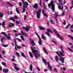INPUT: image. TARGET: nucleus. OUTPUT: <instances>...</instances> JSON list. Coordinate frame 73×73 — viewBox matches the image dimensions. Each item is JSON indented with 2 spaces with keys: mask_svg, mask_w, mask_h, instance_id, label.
<instances>
[{
  "mask_svg": "<svg viewBox=\"0 0 73 73\" xmlns=\"http://www.w3.org/2000/svg\"><path fill=\"white\" fill-rule=\"evenodd\" d=\"M39 28L40 30H42V31H44V30L45 29V28H44V27H41L40 26L39 27Z\"/></svg>",
  "mask_w": 73,
  "mask_h": 73,
  "instance_id": "obj_26",
  "label": "nucleus"
},
{
  "mask_svg": "<svg viewBox=\"0 0 73 73\" xmlns=\"http://www.w3.org/2000/svg\"><path fill=\"white\" fill-rule=\"evenodd\" d=\"M19 5L20 7H22V3L21 2H20L19 3Z\"/></svg>",
  "mask_w": 73,
  "mask_h": 73,
  "instance_id": "obj_46",
  "label": "nucleus"
},
{
  "mask_svg": "<svg viewBox=\"0 0 73 73\" xmlns=\"http://www.w3.org/2000/svg\"><path fill=\"white\" fill-rule=\"evenodd\" d=\"M33 48V47L32 46H31V50H32V52L33 53L36 58H38L37 55L36 54H36H37V52H38V50L35 49H34Z\"/></svg>",
  "mask_w": 73,
  "mask_h": 73,
  "instance_id": "obj_3",
  "label": "nucleus"
},
{
  "mask_svg": "<svg viewBox=\"0 0 73 73\" xmlns=\"http://www.w3.org/2000/svg\"><path fill=\"white\" fill-rule=\"evenodd\" d=\"M21 32L22 35H25V36H27V37H28V35H27V34H26V33L23 32V30H21Z\"/></svg>",
  "mask_w": 73,
  "mask_h": 73,
  "instance_id": "obj_13",
  "label": "nucleus"
},
{
  "mask_svg": "<svg viewBox=\"0 0 73 73\" xmlns=\"http://www.w3.org/2000/svg\"><path fill=\"white\" fill-rule=\"evenodd\" d=\"M15 26V24H14L12 23H10L9 24V27H13V26Z\"/></svg>",
  "mask_w": 73,
  "mask_h": 73,
  "instance_id": "obj_14",
  "label": "nucleus"
},
{
  "mask_svg": "<svg viewBox=\"0 0 73 73\" xmlns=\"http://www.w3.org/2000/svg\"><path fill=\"white\" fill-rule=\"evenodd\" d=\"M43 50H44V52L47 54H48V52H47V51H46V50L45 48L44 47L43 48Z\"/></svg>",
  "mask_w": 73,
  "mask_h": 73,
  "instance_id": "obj_22",
  "label": "nucleus"
},
{
  "mask_svg": "<svg viewBox=\"0 0 73 73\" xmlns=\"http://www.w3.org/2000/svg\"><path fill=\"white\" fill-rule=\"evenodd\" d=\"M8 4H9L10 5V7H13V5H12L11 4L9 3H7Z\"/></svg>",
  "mask_w": 73,
  "mask_h": 73,
  "instance_id": "obj_50",
  "label": "nucleus"
},
{
  "mask_svg": "<svg viewBox=\"0 0 73 73\" xmlns=\"http://www.w3.org/2000/svg\"><path fill=\"white\" fill-rule=\"evenodd\" d=\"M15 52L16 54L17 55L18 57H20V55L19 54V53L17 52V51H15Z\"/></svg>",
  "mask_w": 73,
  "mask_h": 73,
  "instance_id": "obj_32",
  "label": "nucleus"
},
{
  "mask_svg": "<svg viewBox=\"0 0 73 73\" xmlns=\"http://www.w3.org/2000/svg\"><path fill=\"white\" fill-rule=\"evenodd\" d=\"M20 37L21 38L22 40H23V41H25V40H24V37H23V36L21 35L20 36Z\"/></svg>",
  "mask_w": 73,
  "mask_h": 73,
  "instance_id": "obj_31",
  "label": "nucleus"
},
{
  "mask_svg": "<svg viewBox=\"0 0 73 73\" xmlns=\"http://www.w3.org/2000/svg\"><path fill=\"white\" fill-rule=\"evenodd\" d=\"M25 3H26V5H27V6H28V2H25Z\"/></svg>",
  "mask_w": 73,
  "mask_h": 73,
  "instance_id": "obj_58",
  "label": "nucleus"
},
{
  "mask_svg": "<svg viewBox=\"0 0 73 73\" xmlns=\"http://www.w3.org/2000/svg\"><path fill=\"white\" fill-rule=\"evenodd\" d=\"M15 69H16V70L17 71H19V70H20V68H19V67H15Z\"/></svg>",
  "mask_w": 73,
  "mask_h": 73,
  "instance_id": "obj_29",
  "label": "nucleus"
},
{
  "mask_svg": "<svg viewBox=\"0 0 73 73\" xmlns=\"http://www.w3.org/2000/svg\"><path fill=\"white\" fill-rule=\"evenodd\" d=\"M17 24H20L19 22L18 21H16Z\"/></svg>",
  "mask_w": 73,
  "mask_h": 73,
  "instance_id": "obj_60",
  "label": "nucleus"
},
{
  "mask_svg": "<svg viewBox=\"0 0 73 73\" xmlns=\"http://www.w3.org/2000/svg\"><path fill=\"white\" fill-rule=\"evenodd\" d=\"M1 33L2 35H5V36H7V35L6 34V33H4V32H2Z\"/></svg>",
  "mask_w": 73,
  "mask_h": 73,
  "instance_id": "obj_39",
  "label": "nucleus"
},
{
  "mask_svg": "<svg viewBox=\"0 0 73 73\" xmlns=\"http://www.w3.org/2000/svg\"><path fill=\"white\" fill-rule=\"evenodd\" d=\"M42 61L44 63V62H46V60L43 59L42 58Z\"/></svg>",
  "mask_w": 73,
  "mask_h": 73,
  "instance_id": "obj_42",
  "label": "nucleus"
},
{
  "mask_svg": "<svg viewBox=\"0 0 73 73\" xmlns=\"http://www.w3.org/2000/svg\"><path fill=\"white\" fill-rule=\"evenodd\" d=\"M2 46L3 47H5V48H6L7 46H8V45H5V44H2Z\"/></svg>",
  "mask_w": 73,
  "mask_h": 73,
  "instance_id": "obj_34",
  "label": "nucleus"
},
{
  "mask_svg": "<svg viewBox=\"0 0 73 73\" xmlns=\"http://www.w3.org/2000/svg\"><path fill=\"white\" fill-rule=\"evenodd\" d=\"M31 38H30L29 39V40L30 41V42L31 44V45L33 46H36V43L35 42L34 40H31Z\"/></svg>",
  "mask_w": 73,
  "mask_h": 73,
  "instance_id": "obj_7",
  "label": "nucleus"
},
{
  "mask_svg": "<svg viewBox=\"0 0 73 73\" xmlns=\"http://www.w3.org/2000/svg\"><path fill=\"white\" fill-rule=\"evenodd\" d=\"M68 36L72 40H73V37H72V36L70 35H68Z\"/></svg>",
  "mask_w": 73,
  "mask_h": 73,
  "instance_id": "obj_36",
  "label": "nucleus"
},
{
  "mask_svg": "<svg viewBox=\"0 0 73 73\" xmlns=\"http://www.w3.org/2000/svg\"><path fill=\"white\" fill-rule=\"evenodd\" d=\"M14 19L16 20H18V17L17 16H15L14 17Z\"/></svg>",
  "mask_w": 73,
  "mask_h": 73,
  "instance_id": "obj_48",
  "label": "nucleus"
},
{
  "mask_svg": "<svg viewBox=\"0 0 73 73\" xmlns=\"http://www.w3.org/2000/svg\"><path fill=\"white\" fill-rule=\"evenodd\" d=\"M55 59L56 61L58 62V58L57 56H55Z\"/></svg>",
  "mask_w": 73,
  "mask_h": 73,
  "instance_id": "obj_19",
  "label": "nucleus"
},
{
  "mask_svg": "<svg viewBox=\"0 0 73 73\" xmlns=\"http://www.w3.org/2000/svg\"><path fill=\"white\" fill-rule=\"evenodd\" d=\"M61 15L62 16H64V15H65V12H64V11H63Z\"/></svg>",
  "mask_w": 73,
  "mask_h": 73,
  "instance_id": "obj_51",
  "label": "nucleus"
},
{
  "mask_svg": "<svg viewBox=\"0 0 73 73\" xmlns=\"http://www.w3.org/2000/svg\"><path fill=\"white\" fill-rule=\"evenodd\" d=\"M73 24L71 26V29H73Z\"/></svg>",
  "mask_w": 73,
  "mask_h": 73,
  "instance_id": "obj_64",
  "label": "nucleus"
},
{
  "mask_svg": "<svg viewBox=\"0 0 73 73\" xmlns=\"http://www.w3.org/2000/svg\"><path fill=\"white\" fill-rule=\"evenodd\" d=\"M50 23H52V24H54V21L51 20H50Z\"/></svg>",
  "mask_w": 73,
  "mask_h": 73,
  "instance_id": "obj_44",
  "label": "nucleus"
},
{
  "mask_svg": "<svg viewBox=\"0 0 73 73\" xmlns=\"http://www.w3.org/2000/svg\"><path fill=\"white\" fill-rule=\"evenodd\" d=\"M70 25V24H68V25L66 27V29H68V28H69V25Z\"/></svg>",
  "mask_w": 73,
  "mask_h": 73,
  "instance_id": "obj_43",
  "label": "nucleus"
},
{
  "mask_svg": "<svg viewBox=\"0 0 73 73\" xmlns=\"http://www.w3.org/2000/svg\"><path fill=\"white\" fill-rule=\"evenodd\" d=\"M55 53L57 54L58 56L61 57V58L59 59L60 61H61L62 63H64V60H65V58L64 57H63L62 56L60 55L59 54V52L58 51L56 52Z\"/></svg>",
  "mask_w": 73,
  "mask_h": 73,
  "instance_id": "obj_2",
  "label": "nucleus"
},
{
  "mask_svg": "<svg viewBox=\"0 0 73 73\" xmlns=\"http://www.w3.org/2000/svg\"><path fill=\"white\" fill-rule=\"evenodd\" d=\"M48 8H50V7H51L52 11L55 10V9L54 8L55 6L54 4L53 3V1H51L50 3L48 4Z\"/></svg>",
  "mask_w": 73,
  "mask_h": 73,
  "instance_id": "obj_1",
  "label": "nucleus"
},
{
  "mask_svg": "<svg viewBox=\"0 0 73 73\" xmlns=\"http://www.w3.org/2000/svg\"><path fill=\"white\" fill-rule=\"evenodd\" d=\"M21 55L23 56V57L25 58H26V56H25V54L23 52H21Z\"/></svg>",
  "mask_w": 73,
  "mask_h": 73,
  "instance_id": "obj_16",
  "label": "nucleus"
},
{
  "mask_svg": "<svg viewBox=\"0 0 73 73\" xmlns=\"http://www.w3.org/2000/svg\"><path fill=\"white\" fill-rule=\"evenodd\" d=\"M9 20H13V21L15 22V20L13 17H11V18H9Z\"/></svg>",
  "mask_w": 73,
  "mask_h": 73,
  "instance_id": "obj_15",
  "label": "nucleus"
},
{
  "mask_svg": "<svg viewBox=\"0 0 73 73\" xmlns=\"http://www.w3.org/2000/svg\"><path fill=\"white\" fill-rule=\"evenodd\" d=\"M16 10L17 13L18 14H20V12H19V11L18 8H16Z\"/></svg>",
  "mask_w": 73,
  "mask_h": 73,
  "instance_id": "obj_27",
  "label": "nucleus"
},
{
  "mask_svg": "<svg viewBox=\"0 0 73 73\" xmlns=\"http://www.w3.org/2000/svg\"><path fill=\"white\" fill-rule=\"evenodd\" d=\"M36 69H37V70H38V71H40V69L38 67H37L36 68Z\"/></svg>",
  "mask_w": 73,
  "mask_h": 73,
  "instance_id": "obj_53",
  "label": "nucleus"
},
{
  "mask_svg": "<svg viewBox=\"0 0 73 73\" xmlns=\"http://www.w3.org/2000/svg\"><path fill=\"white\" fill-rule=\"evenodd\" d=\"M26 27H27V28H30V27H29V25H27L26 26Z\"/></svg>",
  "mask_w": 73,
  "mask_h": 73,
  "instance_id": "obj_61",
  "label": "nucleus"
},
{
  "mask_svg": "<svg viewBox=\"0 0 73 73\" xmlns=\"http://www.w3.org/2000/svg\"><path fill=\"white\" fill-rule=\"evenodd\" d=\"M21 35V34L20 33H15V37H17L18 36H20Z\"/></svg>",
  "mask_w": 73,
  "mask_h": 73,
  "instance_id": "obj_25",
  "label": "nucleus"
},
{
  "mask_svg": "<svg viewBox=\"0 0 73 73\" xmlns=\"http://www.w3.org/2000/svg\"><path fill=\"white\" fill-rule=\"evenodd\" d=\"M5 50L2 51V53L3 54H5Z\"/></svg>",
  "mask_w": 73,
  "mask_h": 73,
  "instance_id": "obj_57",
  "label": "nucleus"
},
{
  "mask_svg": "<svg viewBox=\"0 0 73 73\" xmlns=\"http://www.w3.org/2000/svg\"><path fill=\"white\" fill-rule=\"evenodd\" d=\"M29 54L30 56L31 57V58H33V54H32V53L30 51L29 52Z\"/></svg>",
  "mask_w": 73,
  "mask_h": 73,
  "instance_id": "obj_18",
  "label": "nucleus"
},
{
  "mask_svg": "<svg viewBox=\"0 0 73 73\" xmlns=\"http://www.w3.org/2000/svg\"><path fill=\"white\" fill-rule=\"evenodd\" d=\"M38 4L37 3H35L33 6V8H35V9L37 10L38 9Z\"/></svg>",
  "mask_w": 73,
  "mask_h": 73,
  "instance_id": "obj_8",
  "label": "nucleus"
},
{
  "mask_svg": "<svg viewBox=\"0 0 73 73\" xmlns=\"http://www.w3.org/2000/svg\"><path fill=\"white\" fill-rule=\"evenodd\" d=\"M42 2V0H40V5L41 8H42V4H41Z\"/></svg>",
  "mask_w": 73,
  "mask_h": 73,
  "instance_id": "obj_30",
  "label": "nucleus"
},
{
  "mask_svg": "<svg viewBox=\"0 0 73 73\" xmlns=\"http://www.w3.org/2000/svg\"><path fill=\"white\" fill-rule=\"evenodd\" d=\"M43 7L44 8H45L46 10H47V8L45 6V5H44V4L43 5Z\"/></svg>",
  "mask_w": 73,
  "mask_h": 73,
  "instance_id": "obj_54",
  "label": "nucleus"
},
{
  "mask_svg": "<svg viewBox=\"0 0 73 73\" xmlns=\"http://www.w3.org/2000/svg\"><path fill=\"white\" fill-rule=\"evenodd\" d=\"M30 70L31 71H32V65L31 64L30 66Z\"/></svg>",
  "mask_w": 73,
  "mask_h": 73,
  "instance_id": "obj_28",
  "label": "nucleus"
},
{
  "mask_svg": "<svg viewBox=\"0 0 73 73\" xmlns=\"http://www.w3.org/2000/svg\"><path fill=\"white\" fill-rule=\"evenodd\" d=\"M53 30L54 32L55 33V34H57V33H58V32H57V31H56V30H55V29L53 28Z\"/></svg>",
  "mask_w": 73,
  "mask_h": 73,
  "instance_id": "obj_35",
  "label": "nucleus"
},
{
  "mask_svg": "<svg viewBox=\"0 0 73 73\" xmlns=\"http://www.w3.org/2000/svg\"><path fill=\"white\" fill-rule=\"evenodd\" d=\"M66 22H65V21H64L63 23V25H66Z\"/></svg>",
  "mask_w": 73,
  "mask_h": 73,
  "instance_id": "obj_63",
  "label": "nucleus"
},
{
  "mask_svg": "<svg viewBox=\"0 0 73 73\" xmlns=\"http://www.w3.org/2000/svg\"><path fill=\"white\" fill-rule=\"evenodd\" d=\"M4 16V14L2 13H0V17L1 18H2Z\"/></svg>",
  "mask_w": 73,
  "mask_h": 73,
  "instance_id": "obj_21",
  "label": "nucleus"
},
{
  "mask_svg": "<svg viewBox=\"0 0 73 73\" xmlns=\"http://www.w3.org/2000/svg\"><path fill=\"white\" fill-rule=\"evenodd\" d=\"M42 38L43 40H46V37L44 35V34L42 35Z\"/></svg>",
  "mask_w": 73,
  "mask_h": 73,
  "instance_id": "obj_20",
  "label": "nucleus"
},
{
  "mask_svg": "<svg viewBox=\"0 0 73 73\" xmlns=\"http://www.w3.org/2000/svg\"><path fill=\"white\" fill-rule=\"evenodd\" d=\"M54 70L55 72H57V69L56 68H54Z\"/></svg>",
  "mask_w": 73,
  "mask_h": 73,
  "instance_id": "obj_49",
  "label": "nucleus"
},
{
  "mask_svg": "<svg viewBox=\"0 0 73 73\" xmlns=\"http://www.w3.org/2000/svg\"><path fill=\"white\" fill-rule=\"evenodd\" d=\"M47 32H45V34L46 35H47L48 36H51V35H50V34H49V32H51V33H53V31H52V30L50 29H47Z\"/></svg>",
  "mask_w": 73,
  "mask_h": 73,
  "instance_id": "obj_4",
  "label": "nucleus"
},
{
  "mask_svg": "<svg viewBox=\"0 0 73 73\" xmlns=\"http://www.w3.org/2000/svg\"><path fill=\"white\" fill-rule=\"evenodd\" d=\"M6 37L8 39V40H10L11 39V36H6Z\"/></svg>",
  "mask_w": 73,
  "mask_h": 73,
  "instance_id": "obj_47",
  "label": "nucleus"
},
{
  "mask_svg": "<svg viewBox=\"0 0 73 73\" xmlns=\"http://www.w3.org/2000/svg\"><path fill=\"white\" fill-rule=\"evenodd\" d=\"M59 38L60 39V40H64V38H62V37H59Z\"/></svg>",
  "mask_w": 73,
  "mask_h": 73,
  "instance_id": "obj_62",
  "label": "nucleus"
},
{
  "mask_svg": "<svg viewBox=\"0 0 73 73\" xmlns=\"http://www.w3.org/2000/svg\"><path fill=\"white\" fill-rule=\"evenodd\" d=\"M42 12L43 13V15L44 16H46V17H48V15H46V14L45 13V10H44V9H43L42 10Z\"/></svg>",
  "mask_w": 73,
  "mask_h": 73,
  "instance_id": "obj_10",
  "label": "nucleus"
},
{
  "mask_svg": "<svg viewBox=\"0 0 73 73\" xmlns=\"http://www.w3.org/2000/svg\"><path fill=\"white\" fill-rule=\"evenodd\" d=\"M48 67L49 69H50V70H51L52 71V66H50V65L48 66Z\"/></svg>",
  "mask_w": 73,
  "mask_h": 73,
  "instance_id": "obj_24",
  "label": "nucleus"
},
{
  "mask_svg": "<svg viewBox=\"0 0 73 73\" xmlns=\"http://www.w3.org/2000/svg\"><path fill=\"white\" fill-rule=\"evenodd\" d=\"M2 25L3 26L4 28H5V21L2 22Z\"/></svg>",
  "mask_w": 73,
  "mask_h": 73,
  "instance_id": "obj_37",
  "label": "nucleus"
},
{
  "mask_svg": "<svg viewBox=\"0 0 73 73\" xmlns=\"http://www.w3.org/2000/svg\"><path fill=\"white\" fill-rule=\"evenodd\" d=\"M38 42L39 44L40 45H41L42 44V41H41V39H39Z\"/></svg>",
  "mask_w": 73,
  "mask_h": 73,
  "instance_id": "obj_23",
  "label": "nucleus"
},
{
  "mask_svg": "<svg viewBox=\"0 0 73 73\" xmlns=\"http://www.w3.org/2000/svg\"><path fill=\"white\" fill-rule=\"evenodd\" d=\"M67 48L69 50H70V51H71V52H72V53L73 52V51L72 49L70 48Z\"/></svg>",
  "mask_w": 73,
  "mask_h": 73,
  "instance_id": "obj_38",
  "label": "nucleus"
},
{
  "mask_svg": "<svg viewBox=\"0 0 73 73\" xmlns=\"http://www.w3.org/2000/svg\"><path fill=\"white\" fill-rule=\"evenodd\" d=\"M3 71L4 73H8L9 72V70L8 69L4 68L3 69Z\"/></svg>",
  "mask_w": 73,
  "mask_h": 73,
  "instance_id": "obj_12",
  "label": "nucleus"
},
{
  "mask_svg": "<svg viewBox=\"0 0 73 73\" xmlns=\"http://www.w3.org/2000/svg\"><path fill=\"white\" fill-rule=\"evenodd\" d=\"M58 8L59 9H61V6L60 5H58Z\"/></svg>",
  "mask_w": 73,
  "mask_h": 73,
  "instance_id": "obj_52",
  "label": "nucleus"
},
{
  "mask_svg": "<svg viewBox=\"0 0 73 73\" xmlns=\"http://www.w3.org/2000/svg\"><path fill=\"white\" fill-rule=\"evenodd\" d=\"M14 42L15 44V50H17V49H21V47L17 45V42H16V39H14Z\"/></svg>",
  "mask_w": 73,
  "mask_h": 73,
  "instance_id": "obj_5",
  "label": "nucleus"
},
{
  "mask_svg": "<svg viewBox=\"0 0 73 73\" xmlns=\"http://www.w3.org/2000/svg\"><path fill=\"white\" fill-rule=\"evenodd\" d=\"M2 64L4 66H6V64H5V63L4 62H2Z\"/></svg>",
  "mask_w": 73,
  "mask_h": 73,
  "instance_id": "obj_33",
  "label": "nucleus"
},
{
  "mask_svg": "<svg viewBox=\"0 0 73 73\" xmlns=\"http://www.w3.org/2000/svg\"><path fill=\"white\" fill-rule=\"evenodd\" d=\"M22 28L23 29H25L26 32H28L29 31V29L25 27H23Z\"/></svg>",
  "mask_w": 73,
  "mask_h": 73,
  "instance_id": "obj_11",
  "label": "nucleus"
},
{
  "mask_svg": "<svg viewBox=\"0 0 73 73\" xmlns=\"http://www.w3.org/2000/svg\"><path fill=\"white\" fill-rule=\"evenodd\" d=\"M37 54L36 53V54L38 55V57H40V55L39 54H38V53H39V52L38 51L37 52Z\"/></svg>",
  "mask_w": 73,
  "mask_h": 73,
  "instance_id": "obj_41",
  "label": "nucleus"
},
{
  "mask_svg": "<svg viewBox=\"0 0 73 73\" xmlns=\"http://www.w3.org/2000/svg\"><path fill=\"white\" fill-rule=\"evenodd\" d=\"M25 11H26V10H25V7L24 6H23V10L22 11V12L23 13H24Z\"/></svg>",
  "mask_w": 73,
  "mask_h": 73,
  "instance_id": "obj_17",
  "label": "nucleus"
},
{
  "mask_svg": "<svg viewBox=\"0 0 73 73\" xmlns=\"http://www.w3.org/2000/svg\"><path fill=\"white\" fill-rule=\"evenodd\" d=\"M26 19H27V15H25L24 17V20H25Z\"/></svg>",
  "mask_w": 73,
  "mask_h": 73,
  "instance_id": "obj_56",
  "label": "nucleus"
},
{
  "mask_svg": "<svg viewBox=\"0 0 73 73\" xmlns=\"http://www.w3.org/2000/svg\"><path fill=\"white\" fill-rule=\"evenodd\" d=\"M48 70L47 69H44V72H48Z\"/></svg>",
  "mask_w": 73,
  "mask_h": 73,
  "instance_id": "obj_55",
  "label": "nucleus"
},
{
  "mask_svg": "<svg viewBox=\"0 0 73 73\" xmlns=\"http://www.w3.org/2000/svg\"><path fill=\"white\" fill-rule=\"evenodd\" d=\"M16 39L18 40L19 42H21V40H20L19 38H16Z\"/></svg>",
  "mask_w": 73,
  "mask_h": 73,
  "instance_id": "obj_45",
  "label": "nucleus"
},
{
  "mask_svg": "<svg viewBox=\"0 0 73 73\" xmlns=\"http://www.w3.org/2000/svg\"><path fill=\"white\" fill-rule=\"evenodd\" d=\"M56 34V35H57V37H60V35L58 34V33Z\"/></svg>",
  "mask_w": 73,
  "mask_h": 73,
  "instance_id": "obj_59",
  "label": "nucleus"
},
{
  "mask_svg": "<svg viewBox=\"0 0 73 73\" xmlns=\"http://www.w3.org/2000/svg\"><path fill=\"white\" fill-rule=\"evenodd\" d=\"M61 50H62V52H60L59 54L62 56H64V54H65V52H64V50L62 49Z\"/></svg>",
  "mask_w": 73,
  "mask_h": 73,
  "instance_id": "obj_9",
  "label": "nucleus"
},
{
  "mask_svg": "<svg viewBox=\"0 0 73 73\" xmlns=\"http://www.w3.org/2000/svg\"><path fill=\"white\" fill-rule=\"evenodd\" d=\"M41 12V9H40L38 11L36 12V17L38 19H40V14Z\"/></svg>",
  "mask_w": 73,
  "mask_h": 73,
  "instance_id": "obj_6",
  "label": "nucleus"
},
{
  "mask_svg": "<svg viewBox=\"0 0 73 73\" xmlns=\"http://www.w3.org/2000/svg\"><path fill=\"white\" fill-rule=\"evenodd\" d=\"M52 42H53V43H54V44L55 45H57V42H55V41H54L53 40H52Z\"/></svg>",
  "mask_w": 73,
  "mask_h": 73,
  "instance_id": "obj_40",
  "label": "nucleus"
}]
</instances>
